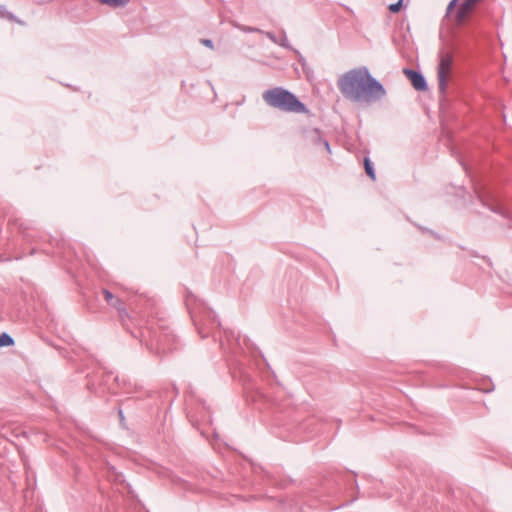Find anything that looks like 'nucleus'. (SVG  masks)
<instances>
[{
  "label": "nucleus",
  "mask_w": 512,
  "mask_h": 512,
  "mask_svg": "<svg viewBox=\"0 0 512 512\" xmlns=\"http://www.w3.org/2000/svg\"><path fill=\"white\" fill-rule=\"evenodd\" d=\"M343 97L352 102L374 103L386 96L383 85L366 67L354 68L344 73L337 82Z\"/></svg>",
  "instance_id": "f257e3e1"
},
{
  "label": "nucleus",
  "mask_w": 512,
  "mask_h": 512,
  "mask_svg": "<svg viewBox=\"0 0 512 512\" xmlns=\"http://www.w3.org/2000/svg\"><path fill=\"white\" fill-rule=\"evenodd\" d=\"M264 102L275 109L288 113H305L306 106L289 90L274 87L263 92Z\"/></svg>",
  "instance_id": "f03ea898"
},
{
  "label": "nucleus",
  "mask_w": 512,
  "mask_h": 512,
  "mask_svg": "<svg viewBox=\"0 0 512 512\" xmlns=\"http://www.w3.org/2000/svg\"><path fill=\"white\" fill-rule=\"evenodd\" d=\"M437 66V79L439 92L444 95L448 87V78L453 64V55L448 51H440Z\"/></svg>",
  "instance_id": "7ed1b4c3"
},
{
  "label": "nucleus",
  "mask_w": 512,
  "mask_h": 512,
  "mask_svg": "<svg viewBox=\"0 0 512 512\" xmlns=\"http://www.w3.org/2000/svg\"><path fill=\"white\" fill-rule=\"evenodd\" d=\"M405 74L409 78L412 86L418 90V91H425L427 90V82L425 77L422 73L411 70V69H405Z\"/></svg>",
  "instance_id": "20e7f679"
},
{
  "label": "nucleus",
  "mask_w": 512,
  "mask_h": 512,
  "mask_svg": "<svg viewBox=\"0 0 512 512\" xmlns=\"http://www.w3.org/2000/svg\"><path fill=\"white\" fill-rule=\"evenodd\" d=\"M105 301L115 308L119 316L123 319L124 316H127V311L122 303V301L119 298H116L109 290L103 289L102 291Z\"/></svg>",
  "instance_id": "39448f33"
},
{
  "label": "nucleus",
  "mask_w": 512,
  "mask_h": 512,
  "mask_svg": "<svg viewBox=\"0 0 512 512\" xmlns=\"http://www.w3.org/2000/svg\"><path fill=\"white\" fill-rule=\"evenodd\" d=\"M313 141L315 142V144H322L324 148L328 151V153H331L329 142L326 139H323L320 136L319 131L316 129L313 131Z\"/></svg>",
  "instance_id": "423d86ee"
},
{
  "label": "nucleus",
  "mask_w": 512,
  "mask_h": 512,
  "mask_svg": "<svg viewBox=\"0 0 512 512\" xmlns=\"http://www.w3.org/2000/svg\"><path fill=\"white\" fill-rule=\"evenodd\" d=\"M0 17L22 24V21L18 20L15 17V15L12 12L8 11L4 5H0Z\"/></svg>",
  "instance_id": "0eeeda50"
},
{
  "label": "nucleus",
  "mask_w": 512,
  "mask_h": 512,
  "mask_svg": "<svg viewBox=\"0 0 512 512\" xmlns=\"http://www.w3.org/2000/svg\"><path fill=\"white\" fill-rule=\"evenodd\" d=\"M13 344H14V340L9 334L2 333L0 335V347L11 346Z\"/></svg>",
  "instance_id": "6e6552de"
},
{
  "label": "nucleus",
  "mask_w": 512,
  "mask_h": 512,
  "mask_svg": "<svg viewBox=\"0 0 512 512\" xmlns=\"http://www.w3.org/2000/svg\"><path fill=\"white\" fill-rule=\"evenodd\" d=\"M103 4H107L114 7L124 6L128 3L129 0H98Z\"/></svg>",
  "instance_id": "1a4fd4ad"
},
{
  "label": "nucleus",
  "mask_w": 512,
  "mask_h": 512,
  "mask_svg": "<svg viewBox=\"0 0 512 512\" xmlns=\"http://www.w3.org/2000/svg\"><path fill=\"white\" fill-rule=\"evenodd\" d=\"M364 165H365V171L367 173V175L372 179V180H375V172H374V169H373V166H372V163L370 162V160L368 158H365L364 160Z\"/></svg>",
  "instance_id": "9d476101"
},
{
  "label": "nucleus",
  "mask_w": 512,
  "mask_h": 512,
  "mask_svg": "<svg viewBox=\"0 0 512 512\" xmlns=\"http://www.w3.org/2000/svg\"><path fill=\"white\" fill-rule=\"evenodd\" d=\"M403 4V0H398L396 3L389 5V10L393 13L399 12Z\"/></svg>",
  "instance_id": "9b49d317"
},
{
  "label": "nucleus",
  "mask_w": 512,
  "mask_h": 512,
  "mask_svg": "<svg viewBox=\"0 0 512 512\" xmlns=\"http://www.w3.org/2000/svg\"><path fill=\"white\" fill-rule=\"evenodd\" d=\"M278 45L284 47V48H290V44H289V41L286 37V35L284 34L280 40H278Z\"/></svg>",
  "instance_id": "f8f14e48"
},
{
  "label": "nucleus",
  "mask_w": 512,
  "mask_h": 512,
  "mask_svg": "<svg viewBox=\"0 0 512 512\" xmlns=\"http://www.w3.org/2000/svg\"><path fill=\"white\" fill-rule=\"evenodd\" d=\"M239 29H241L242 31L246 32V33H252V32H262L260 29L258 28H253V27H246V26H237Z\"/></svg>",
  "instance_id": "ddd939ff"
},
{
  "label": "nucleus",
  "mask_w": 512,
  "mask_h": 512,
  "mask_svg": "<svg viewBox=\"0 0 512 512\" xmlns=\"http://www.w3.org/2000/svg\"><path fill=\"white\" fill-rule=\"evenodd\" d=\"M201 43L210 49H213L214 47L213 42L210 39H201Z\"/></svg>",
  "instance_id": "4468645a"
},
{
  "label": "nucleus",
  "mask_w": 512,
  "mask_h": 512,
  "mask_svg": "<svg viewBox=\"0 0 512 512\" xmlns=\"http://www.w3.org/2000/svg\"><path fill=\"white\" fill-rule=\"evenodd\" d=\"M265 36L274 43H278L277 37L272 32H265Z\"/></svg>",
  "instance_id": "2eb2a0df"
},
{
  "label": "nucleus",
  "mask_w": 512,
  "mask_h": 512,
  "mask_svg": "<svg viewBox=\"0 0 512 512\" xmlns=\"http://www.w3.org/2000/svg\"><path fill=\"white\" fill-rule=\"evenodd\" d=\"M457 1L458 0H451L450 3L448 4L447 6V14H449L452 9L455 7V5L457 4Z\"/></svg>",
  "instance_id": "dca6fc26"
}]
</instances>
